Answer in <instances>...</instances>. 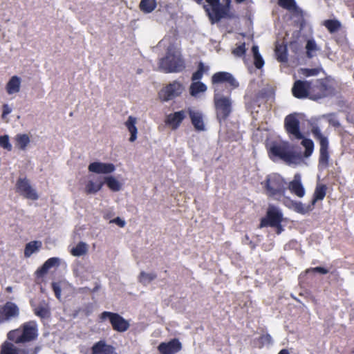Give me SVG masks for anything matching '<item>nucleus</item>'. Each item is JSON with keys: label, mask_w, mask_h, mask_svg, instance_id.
Returning <instances> with one entry per match:
<instances>
[{"label": "nucleus", "mask_w": 354, "mask_h": 354, "mask_svg": "<svg viewBox=\"0 0 354 354\" xmlns=\"http://www.w3.org/2000/svg\"><path fill=\"white\" fill-rule=\"evenodd\" d=\"M42 243L39 241H32L28 243L24 249V256L30 257L34 252H37L41 248Z\"/></svg>", "instance_id": "obj_28"}, {"label": "nucleus", "mask_w": 354, "mask_h": 354, "mask_svg": "<svg viewBox=\"0 0 354 354\" xmlns=\"http://www.w3.org/2000/svg\"><path fill=\"white\" fill-rule=\"evenodd\" d=\"M265 194L277 201H280L284 196L287 189L285 179L277 173L268 174L266 179L261 183Z\"/></svg>", "instance_id": "obj_3"}, {"label": "nucleus", "mask_w": 354, "mask_h": 354, "mask_svg": "<svg viewBox=\"0 0 354 354\" xmlns=\"http://www.w3.org/2000/svg\"><path fill=\"white\" fill-rule=\"evenodd\" d=\"M214 89V106L217 120L219 123L225 121L232 112V90L239 86V83L229 72L215 73L211 78Z\"/></svg>", "instance_id": "obj_1"}, {"label": "nucleus", "mask_w": 354, "mask_h": 354, "mask_svg": "<svg viewBox=\"0 0 354 354\" xmlns=\"http://www.w3.org/2000/svg\"><path fill=\"white\" fill-rule=\"evenodd\" d=\"M20 79L17 76H13L10 78L6 85V91L8 94L17 93L20 90Z\"/></svg>", "instance_id": "obj_29"}, {"label": "nucleus", "mask_w": 354, "mask_h": 354, "mask_svg": "<svg viewBox=\"0 0 354 354\" xmlns=\"http://www.w3.org/2000/svg\"><path fill=\"white\" fill-rule=\"evenodd\" d=\"M245 53H246V48H245V42L241 43L239 45H236V47L234 48L232 51V53L234 56L239 57L244 56Z\"/></svg>", "instance_id": "obj_43"}, {"label": "nucleus", "mask_w": 354, "mask_h": 354, "mask_svg": "<svg viewBox=\"0 0 354 354\" xmlns=\"http://www.w3.org/2000/svg\"><path fill=\"white\" fill-rule=\"evenodd\" d=\"M290 201H292L290 198L289 197H286L284 198L283 199V204L287 206L289 208H292V205H291V202Z\"/></svg>", "instance_id": "obj_53"}, {"label": "nucleus", "mask_w": 354, "mask_h": 354, "mask_svg": "<svg viewBox=\"0 0 354 354\" xmlns=\"http://www.w3.org/2000/svg\"><path fill=\"white\" fill-rule=\"evenodd\" d=\"M259 346L263 347L265 345H270L272 343V338L270 334H264L259 337Z\"/></svg>", "instance_id": "obj_44"}, {"label": "nucleus", "mask_w": 354, "mask_h": 354, "mask_svg": "<svg viewBox=\"0 0 354 354\" xmlns=\"http://www.w3.org/2000/svg\"><path fill=\"white\" fill-rule=\"evenodd\" d=\"M324 116L327 118L328 122L330 125H331L335 128H338L340 127V123H339V120H337V118H336L335 113H328Z\"/></svg>", "instance_id": "obj_46"}, {"label": "nucleus", "mask_w": 354, "mask_h": 354, "mask_svg": "<svg viewBox=\"0 0 354 354\" xmlns=\"http://www.w3.org/2000/svg\"><path fill=\"white\" fill-rule=\"evenodd\" d=\"M335 88L326 79L311 81L310 99L317 100L334 94Z\"/></svg>", "instance_id": "obj_7"}, {"label": "nucleus", "mask_w": 354, "mask_h": 354, "mask_svg": "<svg viewBox=\"0 0 354 354\" xmlns=\"http://www.w3.org/2000/svg\"><path fill=\"white\" fill-rule=\"evenodd\" d=\"M86 244L84 242H80L75 248H73L71 253L74 257H80L86 253Z\"/></svg>", "instance_id": "obj_39"}, {"label": "nucleus", "mask_w": 354, "mask_h": 354, "mask_svg": "<svg viewBox=\"0 0 354 354\" xmlns=\"http://www.w3.org/2000/svg\"><path fill=\"white\" fill-rule=\"evenodd\" d=\"M99 317L101 321L108 319L112 328L119 333L127 331L130 326L129 321L116 313L104 311L100 315Z\"/></svg>", "instance_id": "obj_8"}, {"label": "nucleus", "mask_w": 354, "mask_h": 354, "mask_svg": "<svg viewBox=\"0 0 354 354\" xmlns=\"http://www.w3.org/2000/svg\"><path fill=\"white\" fill-rule=\"evenodd\" d=\"M350 354H354V348H353V349L352 350V351L350 353Z\"/></svg>", "instance_id": "obj_58"}, {"label": "nucleus", "mask_w": 354, "mask_h": 354, "mask_svg": "<svg viewBox=\"0 0 354 354\" xmlns=\"http://www.w3.org/2000/svg\"><path fill=\"white\" fill-rule=\"evenodd\" d=\"M188 113L194 129L198 131H204L205 123L203 114L199 111H195L190 109H188Z\"/></svg>", "instance_id": "obj_20"}, {"label": "nucleus", "mask_w": 354, "mask_h": 354, "mask_svg": "<svg viewBox=\"0 0 354 354\" xmlns=\"http://www.w3.org/2000/svg\"><path fill=\"white\" fill-rule=\"evenodd\" d=\"M136 119L133 116H129L125 122V125L131 133L129 138L130 142H134L137 138L138 129L136 127Z\"/></svg>", "instance_id": "obj_26"}, {"label": "nucleus", "mask_w": 354, "mask_h": 354, "mask_svg": "<svg viewBox=\"0 0 354 354\" xmlns=\"http://www.w3.org/2000/svg\"><path fill=\"white\" fill-rule=\"evenodd\" d=\"M252 52L254 57V64L258 69H261L264 65V60L259 51V47L257 46H253L252 48Z\"/></svg>", "instance_id": "obj_35"}, {"label": "nucleus", "mask_w": 354, "mask_h": 354, "mask_svg": "<svg viewBox=\"0 0 354 354\" xmlns=\"http://www.w3.org/2000/svg\"><path fill=\"white\" fill-rule=\"evenodd\" d=\"M324 26L330 33H333L340 29L341 23L336 19H327L324 21Z\"/></svg>", "instance_id": "obj_37"}, {"label": "nucleus", "mask_w": 354, "mask_h": 354, "mask_svg": "<svg viewBox=\"0 0 354 354\" xmlns=\"http://www.w3.org/2000/svg\"><path fill=\"white\" fill-rule=\"evenodd\" d=\"M307 272H318L322 274H326L328 272V270L324 268V267H315V268H311L310 269H308L306 270Z\"/></svg>", "instance_id": "obj_47"}, {"label": "nucleus", "mask_w": 354, "mask_h": 354, "mask_svg": "<svg viewBox=\"0 0 354 354\" xmlns=\"http://www.w3.org/2000/svg\"><path fill=\"white\" fill-rule=\"evenodd\" d=\"M156 277L157 275L155 273H147L145 271H142L140 273L138 279L141 283L146 285L156 279Z\"/></svg>", "instance_id": "obj_38"}, {"label": "nucleus", "mask_w": 354, "mask_h": 354, "mask_svg": "<svg viewBox=\"0 0 354 354\" xmlns=\"http://www.w3.org/2000/svg\"><path fill=\"white\" fill-rule=\"evenodd\" d=\"M235 1L236 3H240L245 1V0H235Z\"/></svg>", "instance_id": "obj_57"}, {"label": "nucleus", "mask_w": 354, "mask_h": 354, "mask_svg": "<svg viewBox=\"0 0 354 354\" xmlns=\"http://www.w3.org/2000/svg\"><path fill=\"white\" fill-rule=\"evenodd\" d=\"M278 4L288 10H292L297 8L295 0H278Z\"/></svg>", "instance_id": "obj_42"}, {"label": "nucleus", "mask_w": 354, "mask_h": 354, "mask_svg": "<svg viewBox=\"0 0 354 354\" xmlns=\"http://www.w3.org/2000/svg\"><path fill=\"white\" fill-rule=\"evenodd\" d=\"M207 2L211 6V8H209L207 5H204L203 8L212 24L218 22L227 16L229 12L226 10V7L221 4L220 0H207Z\"/></svg>", "instance_id": "obj_9"}, {"label": "nucleus", "mask_w": 354, "mask_h": 354, "mask_svg": "<svg viewBox=\"0 0 354 354\" xmlns=\"http://www.w3.org/2000/svg\"><path fill=\"white\" fill-rule=\"evenodd\" d=\"M30 141L29 136L26 133H19L15 136L16 145L21 150L26 149Z\"/></svg>", "instance_id": "obj_30"}, {"label": "nucleus", "mask_w": 354, "mask_h": 354, "mask_svg": "<svg viewBox=\"0 0 354 354\" xmlns=\"http://www.w3.org/2000/svg\"><path fill=\"white\" fill-rule=\"evenodd\" d=\"M311 132L314 138L319 141L320 145L318 166L321 169H326L329 165L328 140L327 137L322 133L319 127L317 124L312 125Z\"/></svg>", "instance_id": "obj_6"}, {"label": "nucleus", "mask_w": 354, "mask_h": 354, "mask_svg": "<svg viewBox=\"0 0 354 354\" xmlns=\"http://www.w3.org/2000/svg\"><path fill=\"white\" fill-rule=\"evenodd\" d=\"M278 354H290V353L287 349H282L279 351V353Z\"/></svg>", "instance_id": "obj_55"}, {"label": "nucleus", "mask_w": 354, "mask_h": 354, "mask_svg": "<svg viewBox=\"0 0 354 354\" xmlns=\"http://www.w3.org/2000/svg\"><path fill=\"white\" fill-rule=\"evenodd\" d=\"M209 69L208 66H205L203 62H199L198 64V69L192 74V80L193 82L199 81L205 73H207Z\"/></svg>", "instance_id": "obj_31"}, {"label": "nucleus", "mask_w": 354, "mask_h": 354, "mask_svg": "<svg viewBox=\"0 0 354 354\" xmlns=\"http://www.w3.org/2000/svg\"><path fill=\"white\" fill-rule=\"evenodd\" d=\"M88 169L90 172L95 174H108L113 172L115 167L113 163H105L101 162H93L90 163Z\"/></svg>", "instance_id": "obj_17"}, {"label": "nucleus", "mask_w": 354, "mask_h": 354, "mask_svg": "<svg viewBox=\"0 0 354 354\" xmlns=\"http://www.w3.org/2000/svg\"><path fill=\"white\" fill-rule=\"evenodd\" d=\"M51 286H52L53 290L55 292V297L57 299H60L62 290H61V287H60L59 284L57 282H53L51 284Z\"/></svg>", "instance_id": "obj_48"}, {"label": "nucleus", "mask_w": 354, "mask_h": 354, "mask_svg": "<svg viewBox=\"0 0 354 354\" xmlns=\"http://www.w3.org/2000/svg\"><path fill=\"white\" fill-rule=\"evenodd\" d=\"M283 221L281 212L276 207L271 206L268 209L266 216L261 219L259 227H272L278 225Z\"/></svg>", "instance_id": "obj_14"}, {"label": "nucleus", "mask_w": 354, "mask_h": 354, "mask_svg": "<svg viewBox=\"0 0 354 354\" xmlns=\"http://www.w3.org/2000/svg\"><path fill=\"white\" fill-rule=\"evenodd\" d=\"M104 184L102 177H97L95 181L88 180L85 185V192L86 194H96L102 189Z\"/></svg>", "instance_id": "obj_22"}, {"label": "nucleus", "mask_w": 354, "mask_h": 354, "mask_svg": "<svg viewBox=\"0 0 354 354\" xmlns=\"http://www.w3.org/2000/svg\"><path fill=\"white\" fill-rule=\"evenodd\" d=\"M327 191V187L324 184H318L317 185L313 199H312V205H314L317 201H322L326 196Z\"/></svg>", "instance_id": "obj_25"}, {"label": "nucleus", "mask_w": 354, "mask_h": 354, "mask_svg": "<svg viewBox=\"0 0 354 354\" xmlns=\"http://www.w3.org/2000/svg\"><path fill=\"white\" fill-rule=\"evenodd\" d=\"M59 259L57 257L49 258L45 263L37 269L36 273L38 277H43L53 267L58 266Z\"/></svg>", "instance_id": "obj_23"}, {"label": "nucleus", "mask_w": 354, "mask_h": 354, "mask_svg": "<svg viewBox=\"0 0 354 354\" xmlns=\"http://www.w3.org/2000/svg\"><path fill=\"white\" fill-rule=\"evenodd\" d=\"M206 85L200 81L194 82L192 83L189 88V93L192 96H196L199 93L206 91Z\"/></svg>", "instance_id": "obj_32"}, {"label": "nucleus", "mask_w": 354, "mask_h": 354, "mask_svg": "<svg viewBox=\"0 0 354 354\" xmlns=\"http://www.w3.org/2000/svg\"><path fill=\"white\" fill-rule=\"evenodd\" d=\"M38 326L35 321H29L23 323L17 328L9 331L7 338L10 341L4 342L0 349V354H37L41 347L35 346L34 348L26 347L21 348L15 344H25L37 339Z\"/></svg>", "instance_id": "obj_2"}, {"label": "nucleus", "mask_w": 354, "mask_h": 354, "mask_svg": "<svg viewBox=\"0 0 354 354\" xmlns=\"http://www.w3.org/2000/svg\"><path fill=\"white\" fill-rule=\"evenodd\" d=\"M304 74L306 76H312V75H315L317 74V69H315V68H312V69L306 68V69H304Z\"/></svg>", "instance_id": "obj_49"}, {"label": "nucleus", "mask_w": 354, "mask_h": 354, "mask_svg": "<svg viewBox=\"0 0 354 354\" xmlns=\"http://www.w3.org/2000/svg\"><path fill=\"white\" fill-rule=\"evenodd\" d=\"M301 145L305 147V157L310 156L314 149V143L313 140L308 138H304L301 141Z\"/></svg>", "instance_id": "obj_40"}, {"label": "nucleus", "mask_w": 354, "mask_h": 354, "mask_svg": "<svg viewBox=\"0 0 354 354\" xmlns=\"http://www.w3.org/2000/svg\"><path fill=\"white\" fill-rule=\"evenodd\" d=\"M274 54L279 62H286L288 61L287 46L283 43H277L274 48Z\"/></svg>", "instance_id": "obj_24"}, {"label": "nucleus", "mask_w": 354, "mask_h": 354, "mask_svg": "<svg viewBox=\"0 0 354 354\" xmlns=\"http://www.w3.org/2000/svg\"><path fill=\"white\" fill-rule=\"evenodd\" d=\"M224 1L225 2V5H224L223 7H226V10L229 12L231 0H224Z\"/></svg>", "instance_id": "obj_54"}, {"label": "nucleus", "mask_w": 354, "mask_h": 354, "mask_svg": "<svg viewBox=\"0 0 354 354\" xmlns=\"http://www.w3.org/2000/svg\"><path fill=\"white\" fill-rule=\"evenodd\" d=\"M306 57L309 59L313 58L316 52L319 50L317 45L314 39H308L306 45Z\"/></svg>", "instance_id": "obj_36"}, {"label": "nucleus", "mask_w": 354, "mask_h": 354, "mask_svg": "<svg viewBox=\"0 0 354 354\" xmlns=\"http://www.w3.org/2000/svg\"><path fill=\"white\" fill-rule=\"evenodd\" d=\"M159 69L165 73H179L185 68V62L180 52L169 46L164 57L158 62Z\"/></svg>", "instance_id": "obj_4"}, {"label": "nucleus", "mask_w": 354, "mask_h": 354, "mask_svg": "<svg viewBox=\"0 0 354 354\" xmlns=\"http://www.w3.org/2000/svg\"><path fill=\"white\" fill-rule=\"evenodd\" d=\"M6 290L8 292H12V287L8 286V287H7V288H6Z\"/></svg>", "instance_id": "obj_56"}, {"label": "nucleus", "mask_w": 354, "mask_h": 354, "mask_svg": "<svg viewBox=\"0 0 354 354\" xmlns=\"http://www.w3.org/2000/svg\"><path fill=\"white\" fill-rule=\"evenodd\" d=\"M270 158H279L288 165L297 164L301 160L300 154L293 151L288 142H273L268 149Z\"/></svg>", "instance_id": "obj_5"}, {"label": "nucleus", "mask_w": 354, "mask_h": 354, "mask_svg": "<svg viewBox=\"0 0 354 354\" xmlns=\"http://www.w3.org/2000/svg\"><path fill=\"white\" fill-rule=\"evenodd\" d=\"M114 346L107 344L104 340L95 342L91 347V354H111Z\"/></svg>", "instance_id": "obj_21"}, {"label": "nucleus", "mask_w": 354, "mask_h": 354, "mask_svg": "<svg viewBox=\"0 0 354 354\" xmlns=\"http://www.w3.org/2000/svg\"><path fill=\"white\" fill-rule=\"evenodd\" d=\"M183 91V84L178 81H174L161 89L158 95L162 101L167 102L179 96Z\"/></svg>", "instance_id": "obj_10"}, {"label": "nucleus", "mask_w": 354, "mask_h": 354, "mask_svg": "<svg viewBox=\"0 0 354 354\" xmlns=\"http://www.w3.org/2000/svg\"><path fill=\"white\" fill-rule=\"evenodd\" d=\"M11 110L9 109L7 104L3 105V110L2 113V117H5L6 115L10 113Z\"/></svg>", "instance_id": "obj_52"}, {"label": "nucleus", "mask_w": 354, "mask_h": 354, "mask_svg": "<svg viewBox=\"0 0 354 354\" xmlns=\"http://www.w3.org/2000/svg\"><path fill=\"white\" fill-rule=\"evenodd\" d=\"M290 202L292 208L297 213L305 214L309 210L301 202L295 201H290Z\"/></svg>", "instance_id": "obj_41"}, {"label": "nucleus", "mask_w": 354, "mask_h": 354, "mask_svg": "<svg viewBox=\"0 0 354 354\" xmlns=\"http://www.w3.org/2000/svg\"><path fill=\"white\" fill-rule=\"evenodd\" d=\"M290 192L299 198L305 195V189L301 182V176L299 174L295 175L294 178L288 186Z\"/></svg>", "instance_id": "obj_18"}, {"label": "nucleus", "mask_w": 354, "mask_h": 354, "mask_svg": "<svg viewBox=\"0 0 354 354\" xmlns=\"http://www.w3.org/2000/svg\"><path fill=\"white\" fill-rule=\"evenodd\" d=\"M182 348V344L178 339L174 338L168 342H161L158 346V351L161 354H175Z\"/></svg>", "instance_id": "obj_16"}, {"label": "nucleus", "mask_w": 354, "mask_h": 354, "mask_svg": "<svg viewBox=\"0 0 354 354\" xmlns=\"http://www.w3.org/2000/svg\"><path fill=\"white\" fill-rule=\"evenodd\" d=\"M284 127L286 132L297 140L304 138L300 131V122L296 114H289L284 120Z\"/></svg>", "instance_id": "obj_12"}, {"label": "nucleus", "mask_w": 354, "mask_h": 354, "mask_svg": "<svg viewBox=\"0 0 354 354\" xmlns=\"http://www.w3.org/2000/svg\"><path fill=\"white\" fill-rule=\"evenodd\" d=\"M19 315V308L17 305L12 301H7L0 306V324L10 322Z\"/></svg>", "instance_id": "obj_13"}, {"label": "nucleus", "mask_w": 354, "mask_h": 354, "mask_svg": "<svg viewBox=\"0 0 354 354\" xmlns=\"http://www.w3.org/2000/svg\"><path fill=\"white\" fill-rule=\"evenodd\" d=\"M36 316L41 319H46L50 317V310L47 305H39L33 310Z\"/></svg>", "instance_id": "obj_33"}, {"label": "nucleus", "mask_w": 354, "mask_h": 354, "mask_svg": "<svg viewBox=\"0 0 354 354\" xmlns=\"http://www.w3.org/2000/svg\"><path fill=\"white\" fill-rule=\"evenodd\" d=\"M0 146L10 151L12 149L11 144L9 141V136L8 135L1 136H0Z\"/></svg>", "instance_id": "obj_45"}, {"label": "nucleus", "mask_w": 354, "mask_h": 354, "mask_svg": "<svg viewBox=\"0 0 354 354\" xmlns=\"http://www.w3.org/2000/svg\"><path fill=\"white\" fill-rule=\"evenodd\" d=\"M272 227L276 228V233L280 234L283 231V227L281 225V223H279L278 225H272Z\"/></svg>", "instance_id": "obj_51"}, {"label": "nucleus", "mask_w": 354, "mask_h": 354, "mask_svg": "<svg viewBox=\"0 0 354 354\" xmlns=\"http://www.w3.org/2000/svg\"><path fill=\"white\" fill-rule=\"evenodd\" d=\"M156 7V0H141L139 4L140 10L146 14L152 12Z\"/></svg>", "instance_id": "obj_27"}, {"label": "nucleus", "mask_w": 354, "mask_h": 354, "mask_svg": "<svg viewBox=\"0 0 354 354\" xmlns=\"http://www.w3.org/2000/svg\"><path fill=\"white\" fill-rule=\"evenodd\" d=\"M185 118L186 111L181 110L168 115L165 122L167 124L171 125L173 129H176Z\"/></svg>", "instance_id": "obj_19"}, {"label": "nucleus", "mask_w": 354, "mask_h": 354, "mask_svg": "<svg viewBox=\"0 0 354 354\" xmlns=\"http://www.w3.org/2000/svg\"><path fill=\"white\" fill-rule=\"evenodd\" d=\"M311 81L296 80L292 87V95L298 99H310Z\"/></svg>", "instance_id": "obj_15"}, {"label": "nucleus", "mask_w": 354, "mask_h": 354, "mask_svg": "<svg viewBox=\"0 0 354 354\" xmlns=\"http://www.w3.org/2000/svg\"><path fill=\"white\" fill-rule=\"evenodd\" d=\"M112 222L117 224L118 226L123 227L125 225V221L122 219H121L120 217H117L114 218Z\"/></svg>", "instance_id": "obj_50"}, {"label": "nucleus", "mask_w": 354, "mask_h": 354, "mask_svg": "<svg viewBox=\"0 0 354 354\" xmlns=\"http://www.w3.org/2000/svg\"><path fill=\"white\" fill-rule=\"evenodd\" d=\"M104 183L113 192H118L121 189V184L113 176H106L102 178Z\"/></svg>", "instance_id": "obj_34"}, {"label": "nucleus", "mask_w": 354, "mask_h": 354, "mask_svg": "<svg viewBox=\"0 0 354 354\" xmlns=\"http://www.w3.org/2000/svg\"><path fill=\"white\" fill-rule=\"evenodd\" d=\"M16 191L26 198L36 201L39 196L37 192L32 189L30 181L26 178H19L16 183Z\"/></svg>", "instance_id": "obj_11"}]
</instances>
